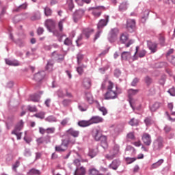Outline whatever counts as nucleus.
<instances>
[{"label":"nucleus","mask_w":175,"mask_h":175,"mask_svg":"<svg viewBox=\"0 0 175 175\" xmlns=\"http://www.w3.org/2000/svg\"><path fill=\"white\" fill-rule=\"evenodd\" d=\"M54 65V62L53 60L48 61L46 66V70H51L53 69V66Z\"/></svg>","instance_id":"nucleus-40"},{"label":"nucleus","mask_w":175,"mask_h":175,"mask_svg":"<svg viewBox=\"0 0 175 175\" xmlns=\"http://www.w3.org/2000/svg\"><path fill=\"white\" fill-rule=\"evenodd\" d=\"M78 107L81 111H86L88 109L87 106H84V104H79L78 105Z\"/></svg>","instance_id":"nucleus-59"},{"label":"nucleus","mask_w":175,"mask_h":175,"mask_svg":"<svg viewBox=\"0 0 175 175\" xmlns=\"http://www.w3.org/2000/svg\"><path fill=\"white\" fill-rule=\"evenodd\" d=\"M88 155L91 159L95 158V156L98 155V149H90Z\"/></svg>","instance_id":"nucleus-27"},{"label":"nucleus","mask_w":175,"mask_h":175,"mask_svg":"<svg viewBox=\"0 0 175 175\" xmlns=\"http://www.w3.org/2000/svg\"><path fill=\"white\" fill-rule=\"evenodd\" d=\"M90 125H91L90 120H80L78 122V126L81 128H85L90 126Z\"/></svg>","instance_id":"nucleus-22"},{"label":"nucleus","mask_w":175,"mask_h":175,"mask_svg":"<svg viewBox=\"0 0 175 175\" xmlns=\"http://www.w3.org/2000/svg\"><path fill=\"white\" fill-rule=\"evenodd\" d=\"M101 88L105 90L107 88V91L105 93L104 98L106 100H109L110 99H116L118 96V93H117L118 87L116 86V89L114 90V83L111 82L110 80H105L101 85Z\"/></svg>","instance_id":"nucleus-1"},{"label":"nucleus","mask_w":175,"mask_h":175,"mask_svg":"<svg viewBox=\"0 0 175 175\" xmlns=\"http://www.w3.org/2000/svg\"><path fill=\"white\" fill-rule=\"evenodd\" d=\"M114 76L116 77H119L121 76V70H120L119 69H116L114 71Z\"/></svg>","instance_id":"nucleus-64"},{"label":"nucleus","mask_w":175,"mask_h":175,"mask_svg":"<svg viewBox=\"0 0 175 175\" xmlns=\"http://www.w3.org/2000/svg\"><path fill=\"white\" fill-rule=\"evenodd\" d=\"M142 140L145 146H151V143H152V139H151V135L147 133H145L142 135Z\"/></svg>","instance_id":"nucleus-9"},{"label":"nucleus","mask_w":175,"mask_h":175,"mask_svg":"<svg viewBox=\"0 0 175 175\" xmlns=\"http://www.w3.org/2000/svg\"><path fill=\"white\" fill-rule=\"evenodd\" d=\"M30 100H31V102H39V100H40V95L39 94L31 95Z\"/></svg>","instance_id":"nucleus-33"},{"label":"nucleus","mask_w":175,"mask_h":175,"mask_svg":"<svg viewBox=\"0 0 175 175\" xmlns=\"http://www.w3.org/2000/svg\"><path fill=\"white\" fill-rule=\"evenodd\" d=\"M117 35H118V29L117 28L112 29L110 31L109 34V37H108L109 41L111 43H113V42H114V40L117 39Z\"/></svg>","instance_id":"nucleus-10"},{"label":"nucleus","mask_w":175,"mask_h":175,"mask_svg":"<svg viewBox=\"0 0 175 175\" xmlns=\"http://www.w3.org/2000/svg\"><path fill=\"white\" fill-rule=\"evenodd\" d=\"M57 95L59 98H65V93H64V90L61 89L57 92Z\"/></svg>","instance_id":"nucleus-52"},{"label":"nucleus","mask_w":175,"mask_h":175,"mask_svg":"<svg viewBox=\"0 0 175 175\" xmlns=\"http://www.w3.org/2000/svg\"><path fill=\"white\" fill-rule=\"evenodd\" d=\"M163 159H159L157 162L153 163L152 165V169H157L158 167H159V166H161V165H162V163H163Z\"/></svg>","instance_id":"nucleus-35"},{"label":"nucleus","mask_w":175,"mask_h":175,"mask_svg":"<svg viewBox=\"0 0 175 175\" xmlns=\"http://www.w3.org/2000/svg\"><path fill=\"white\" fill-rule=\"evenodd\" d=\"M137 94H139V90L137 89H129L128 90L129 102L133 110H135V100H133V96L137 95Z\"/></svg>","instance_id":"nucleus-5"},{"label":"nucleus","mask_w":175,"mask_h":175,"mask_svg":"<svg viewBox=\"0 0 175 175\" xmlns=\"http://www.w3.org/2000/svg\"><path fill=\"white\" fill-rule=\"evenodd\" d=\"M128 9V2L124 1L119 5L120 12H125Z\"/></svg>","instance_id":"nucleus-29"},{"label":"nucleus","mask_w":175,"mask_h":175,"mask_svg":"<svg viewBox=\"0 0 175 175\" xmlns=\"http://www.w3.org/2000/svg\"><path fill=\"white\" fill-rule=\"evenodd\" d=\"M12 135H15L18 140L21 139V133L20 131H12Z\"/></svg>","instance_id":"nucleus-55"},{"label":"nucleus","mask_w":175,"mask_h":175,"mask_svg":"<svg viewBox=\"0 0 175 175\" xmlns=\"http://www.w3.org/2000/svg\"><path fill=\"white\" fill-rule=\"evenodd\" d=\"M55 151H57V152H64V151H66V148L63 146L62 144L59 146H55Z\"/></svg>","instance_id":"nucleus-38"},{"label":"nucleus","mask_w":175,"mask_h":175,"mask_svg":"<svg viewBox=\"0 0 175 175\" xmlns=\"http://www.w3.org/2000/svg\"><path fill=\"white\" fill-rule=\"evenodd\" d=\"M28 5H27V3H23L21 5H19L18 7H17V8H16L14 10V12H21V10H24Z\"/></svg>","instance_id":"nucleus-39"},{"label":"nucleus","mask_w":175,"mask_h":175,"mask_svg":"<svg viewBox=\"0 0 175 175\" xmlns=\"http://www.w3.org/2000/svg\"><path fill=\"white\" fill-rule=\"evenodd\" d=\"M126 152H128V151H130L131 154H133L136 150H135V148L131 146H127L125 150Z\"/></svg>","instance_id":"nucleus-50"},{"label":"nucleus","mask_w":175,"mask_h":175,"mask_svg":"<svg viewBox=\"0 0 175 175\" xmlns=\"http://www.w3.org/2000/svg\"><path fill=\"white\" fill-rule=\"evenodd\" d=\"M83 58H84V55L81 53H79L77 56V64L78 65H80L81 63V61L83 60Z\"/></svg>","instance_id":"nucleus-47"},{"label":"nucleus","mask_w":175,"mask_h":175,"mask_svg":"<svg viewBox=\"0 0 175 175\" xmlns=\"http://www.w3.org/2000/svg\"><path fill=\"white\" fill-rule=\"evenodd\" d=\"M71 103H72V100H70V99H64L62 101V105L65 107L69 106V105H70Z\"/></svg>","instance_id":"nucleus-43"},{"label":"nucleus","mask_w":175,"mask_h":175,"mask_svg":"<svg viewBox=\"0 0 175 175\" xmlns=\"http://www.w3.org/2000/svg\"><path fill=\"white\" fill-rule=\"evenodd\" d=\"M98 173H99V171H98V170L95 168H92L89 170L90 175H98Z\"/></svg>","instance_id":"nucleus-49"},{"label":"nucleus","mask_w":175,"mask_h":175,"mask_svg":"<svg viewBox=\"0 0 175 175\" xmlns=\"http://www.w3.org/2000/svg\"><path fill=\"white\" fill-rule=\"evenodd\" d=\"M67 3L68 5V8L70 10H72L73 8H75V5L73 4V1L72 0H68Z\"/></svg>","instance_id":"nucleus-58"},{"label":"nucleus","mask_w":175,"mask_h":175,"mask_svg":"<svg viewBox=\"0 0 175 175\" xmlns=\"http://www.w3.org/2000/svg\"><path fill=\"white\" fill-rule=\"evenodd\" d=\"M83 68H87V66L82 65L77 68V72H78L79 75H83V72H84L83 70Z\"/></svg>","instance_id":"nucleus-54"},{"label":"nucleus","mask_w":175,"mask_h":175,"mask_svg":"<svg viewBox=\"0 0 175 175\" xmlns=\"http://www.w3.org/2000/svg\"><path fill=\"white\" fill-rule=\"evenodd\" d=\"M45 76L46 72L44 71L38 72V73L34 75L33 80H35V81H37L38 83H40V81H42V80L44 79Z\"/></svg>","instance_id":"nucleus-15"},{"label":"nucleus","mask_w":175,"mask_h":175,"mask_svg":"<svg viewBox=\"0 0 175 175\" xmlns=\"http://www.w3.org/2000/svg\"><path fill=\"white\" fill-rule=\"evenodd\" d=\"M122 61H129L132 58V54L131 52L124 51L121 54Z\"/></svg>","instance_id":"nucleus-17"},{"label":"nucleus","mask_w":175,"mask_h":175,"mask_svg":"<svg viewBox=\"0 0 175 175\" xmlns=\"http://www.w3.org/2000/svg\"><path fill=\"white\" fill-rule=\"evenodd\" d=\"M90 122V125H92V124H99V122H103V119L100 116H92L90 120H89Z\"/></svg>","instance_id":"nucleus-16"},{"label":"nucleus","mask_w":175,"mask_h":175,"mask_svg":"<svg viewBox=\"0 0 175 175\" xmlns=\"http://www.w3.org/2000/svg\"><path fill=\"white\" fill-rule=\"evenodd\" d=\"M118 166H120V161L115 159L109 165L108 167L109 169H113V170H117Z\"/></svg>","instance_id":"nucleus-18"},{"label":"nucleus","mask_w":175,"mask_h":175,"mask_svg":"<svg viewBox=\"0 0 175 175\" xmlns=\"http://www.w3.org/2000/svg\"><path fill=\"white\" fill-rule=\"evenodd\" d=\"M85 100H87L88 103H90V105H92L94 103V97L92 96V94L90 92L85 93Z\"/></svg>","instance_id":"nucleus-24"},{"label":"nucleus","mask_w":175,"mask_h":175,"mask_svg":"<svg viewBox=\"0 0 175 175\" xmlns=\"http://www.w3.org/2000/svg\"><path fill=\"white\" fill-rule=\"evenodd\" d=\"M105 158L106 159H108V161H111L112 159H114V158H116V156L111 154V152H109V154H107L105 155Z\"/></svg>","instance_id":"nucleus-48"},{"label":"nucleus","mask_w":175,"mask_h":175,"mask_svg":"<svg viewBox=\"0 0 175 175\" xmlns=\"http://www.w3.org/2000/svg\"><path fill=\"white\" fill-rule=\"evenodd\" d=\"M64 23H65V18L62 19L58 24L59 31H62L64 29Z\"/></svg>","instance_id":"nucleus-56"},{"label":"nucleus","mask_w":175,"mask_h":175,"mask_svg":"<svg viewBox=\"0 0 175 175\" xmlns=\"http://www.w3.org/2000/svg\"><path fill=\"white\" fill-rule=\"evenodd\" d=\"M149 13L150 12L148 11H144V16H142V18H141L142 23H144L147 20Z\"/></svg>","instance_id":"nucleus-42"},{"label":"nucleus","mask_w":175,"mask_h":175,"mask_svg":"<svg viewBox=\"0 0 175 175\" xmlns=\"http://www.w3.org/2000/svg\"><path fill=\"white\" fill-rule=\"evenodd\" d=\"M5 64L11 66H19L20 65V62H18V60H10L8 59H5Z\"/></svg>","instance_id":"nucleus-20"},{"label":"nucleus","mask_w":175,"mask_h":175,"mask_svg":"<svg viewBox=\"0 0 175 175\" xmlns=\"http://www.w3.org/2000/svg\"><path fill=\"white\" fill-rule=\"evenodd\" d=\"M24 127V122L23 120H20L19 122L15 126V129L12 131L20 132L21 129Z\"/></svg>","instance_id":"nucleus-23"},{"label":"nucleus","mask_w":175,"mask_h":175,"mask_svg":"<svg viewBox=\"0 0 175 175\" xmlns=\"http://www.w3.org/2000/svg\"><path fill=\"white\" fill-rule=\"evenodd\" d=\"M83 86L85 88H91V79L89 78H86L83 80Z\"/></svg>","instance_id":"nucleus-34"},{"label":"nucleus","mask_w":175,"mask_h":175,"mask_svg":"<svg viewBox=\"0 0 175 175\" xmlns=\"http://www.w3.org/2000/svg\"><path fill=\"white\" fill-rule=\"evenodd\" d=\"M147 46L151 53H157L158 50V44L151 41H147Z\"/></svg>","instance_id":"nucleus-14"},{"label":"nucleus","mask_w":175,"mask_h":175,"mask_svg":"<svg viewBox=\"0 0 175 175\" xmlns=\"http://www.w3.org/2000/svg\"><path fill=\"white\" fill-rule=\"evenodd\" d=\"M103 9H105V7L98 6V7L90 8L89 10H93L92 14L93 16H94V17H99V16L102 14V12L100 10H103Z\"/></svg>","instance_id":"nucleus-11"},{"label":"nucleus","mask_w":175,"mask_h":175,"mask_svg":"<svg viewBox=\"0 0 175 175\" xmlns=\"http://www.w3.org/2000/svg\"><path fill=\"white\" fill-rule=\"evenodd\" d=\"M69 143H70L69 140H68V139H62V145H63V147H64V148L66 150H67L68 149V146H69Z\"/></svg>","instance_id":"nucleus-45"},{"label":"nucleus","mask_w":175,"mask_h":175,"mask_svg":"<svg viewBox=\"0 0 175 175\" xmlns=\"http://www.w3.org/2000/svg\"><path fill=\"white\" fill-rule=\"evenodd\" d=\"M98 110L103 113V116H106V114H107V109L105 107H100Z\"/></svg>","instance_id":"nucleus-53"},{"label":"nucleus","mask_w":175,"mask_h":175,"mask_svg":"<svg viewBox=\"0 0 175 175\" xmlns=\"http://www.w3.org/2000/svg\"><path fill=\"white\" fill-rule=\"evenodd\" d=\"M68 122H69V118H66L61 122V125H62V126H65L68 124Z\"/></svg>","instance_id":"nucleus-63"},{"label":"nucleus","mask_w":175,"mask_h":175,"mask_svg":"<svg viewBox=\"0 0 175 175\" xmlns=\"http://www.w3.org/2000/svg\"><path fill=\"white\" fill-rule=\"evenodd\" d=\"M84 10H78L73 14V20L75 23H77L83 16H84Z\"/></svg>","instance_id":"nucleus-12"},{"label":"nucleus","mask_w":175,"mask_h":175,"mask_svg":"<svg viewBox=\"0 0 175 175\" xmlns=\"http://www.w3.org/2000/svg\"><path fill=\"white\" fill-rule=\"evenodd\" d=\"M67 132L68 133H69V135H71V136H72L73 137H79V135H80V131H76L72 128L68 129Z\"/></svg>","instance_id":"nucleus-21"},{"label":"nucleus","mask_w":175,"mask_h":175,"mask_svg":"<svg viewBox=\"0 0 175 175\" xmlns=\"http://www.w3.org/2000/svg\"><path fill=\"white\" fill-rule=\"evenodd\" d=\"M107 23H109V16H105V19H101L99 21L97 25L98 31L95 35L94 40L99 39L100 34L102 33V29L107 25Z\"/></svg>","instance_id":"nucleus-3"},{"label":"nucleus","mask_w":175,"mask_h":175,"mask_svg":"<svg viewBox=\"0 0 175 175\" xmlns=\"http://www.w3.org/2000/svg\"><path fill=\"white\" fill-rule=\"evenodd\" d=\"M136 28V21L135 19H127L126 29L129 32H133Z\"/></svg>","instance_id":"nucleus-8"},{"label":"nucleus","mask_w":175,"mask_h":175,"mask_svg":"<svg viewBox=\"0 0 175 175\" xmlns=\"http://www.w3.org/2000/svg\"><path fill=\"white\" fill-rule=\"evenodd\" d=\"M54 65V62L53 60L48 61L46 66V70H51L53 69V66Z\"/></svg>","instance_id":"nucleus-41"},{"label":"nucleus","mask_w":175,"mask_h":175,"mask_svg":"<svg viewBox=\"0 0 175 175\" xmlns=\"http://www.w3.org/2000/svg\"><path fill=\"white\" fill-rule=\"evenodd\" d=\"M92 137L96 140V142H100L101 147L106 150L109 147V144H107V137L102 135V130L100 129L97 128L94 129L92 131Z\"/></svg>","instance_id":"nucleus-2"},{"label":"nucleus","mask_w":175,"mask_h":175,"mask_svg":"<svg viewBox=\"0 0 175 175\" xmlns=\"http://www.w3.org/2000/svg\"><path fill=\"white\" fill-rule=\"evenodd\" d=\"M44 14H45V16H46V17L51 16V14L53 13V11L49 7H45L44 8Z\"/></svg>","instance_id":"nucleus-37"},{"label":"nucleus","mask_w":175,"mask_h":175,"mask_svg":"<svg viewBox=\"0 0 175 175\" xmlns=\"http://www.w3.org/2000/svg\"><path fill=\"white\" fill-rule=\"evenodd\" d=\"M27 109L29 110V111H31L32 113H35L36 111H38V109H36V106H31V105H28Z\"/></svg>","instance_id":"nucleus-57"},{"label":"nucleus","mask_w":175,"mask_h":175,"mask_svg":"<svg viewBox=\"0 0 175 175\" xmlns=\"http://www.w3.org/2000/svg\"><path fill=\"white\" fill-rule=\"evenodd\" d=\"M144 122H145L146 126H150V125H151V124H152V120L151 119L150 117L146 118L144 120Z\"/></svg>","instance_id":"nucleus-46"},{"label":"nucleus","mask_w":175,"mask_h":175,"mask_svg":"<svg viewBox=\"0 0 175 175\" xmlns=\"http://www.w3.org/2000/svg\"><path fill=\"white\" fill-rule=\"evenodd\" d=\"M29 175H40V171L35 168H31L28 172Z\"/></svg>","instance_id":"nucleus-32"},{"label":"nucleus","mask_w":175,"mask_h":175,"mask_svg":"<svg viewBox=\"0 0 175 175\" xmlns=\"http://www.w3.org/2000/svg\"><path fill=\"white\" fill-rule=\"evenodd\" d=\"M45 121L47 122H57L58 119L54 116H49L45 118Z\"/></svg>","instance_id":"nucleus-31"},{"label":"nucleus","mask_w":175,"mask_h":175,"mask_svg":"<svg viewBox=\"0 0 175 175\" xmlns=\"http://www.w3.org/2000/svg\"><path fill=\"white\" fill-rule=\"evenodd\" d=\"M162 106V103L159 102L154 103L151 107H150V111H157L159 107Z\"/></svg>","instance_id":"nucleus-28"},{"label":"nucleus","mask_w":175,"mask_h":175,"mask_svg":"<svg viewBox=\"0 0 175 175\" xmlns=\"http://www.w3.org/2000/svg\"><path fill=\"white\" fill-rule=\"evenodd\" d=\"M40 18H41L40 12L39 11H37L31 17V21H36V20H40Z\"/></svg>","instance_id":"nucleus-30"},{"label":"nucleus","mask_w":175,"mask_h":175,"mask_svg":"<svg viewBox=\"0 0 175 175\" xmlns=\"http://www.w3.org/2000/svg\"><path fill=\"white\" fill-rule=\"evenodd\" d=\"M51 56L58 59V61H62V59H64V55L59 54L57 51H53Z\"/></svg>","instance_id":"nucleus-26"},{"label":"nucleus","mask_w":175,"mask_h":175,"mask_svg":"<svg viewBox=\"0 0 175 175\" xmlns=\"http://www.w3.org/2000/svg\"><path fill=\"white\" fill-rule=\"evenodd\" d=\"M46 133L48 135H51L55 133V127H49L46 129Z\"/></svg>","instance_id":"nucleus-44"},{"label":"nucleus","mask_w":175,"mask_h":175,"mask_svg":"<svg viewBox=\"0 0 175 175\" xmlns=\"http://www.w3.org/2000/svg\"><path fill=\"white\" fill-rule=\"evenodd\" d=\"M75 175H85V168L84 167H77Z\"/></svg>","instance_id":"nucleus-25"},{"label":"nucleus","mask_w":175,"mask_h":175,"mask_svg":"<svg viewBox=\"0 0 175 175\" xmlns=\"http://www.w3.org/2000/svg\"><path fill=\"white\" fill-rule=\"evenodd\" d=\"M45 27L49 32H53V29L55 28V22L53 19H48L45 22Z\"/></svg>","instance_id":"nucleus-13"},{"label":"nucleus","mask_w":175,"mask_h":175,"mask_svg":"<svg viewBox=\"0 0 175 175\" xmlns=\"http://www.w3.org/2000/svg\"><path fill=\"white\" fill-rule=\"evenodd\" d=\"M93 32L94 30L92 29H84L82 33L78 37L77 40H76L77 44H78L79 42H80V40H82L83 38H86V39H88L91 33H92Z\"/></svg>","instance_id":"nucleus-7"},{"label":"nucleus","mask_w":175,"mask_h":175,"mask_svg":"<svg viewBox=\"0 0 175 175\" xmlns=\"http://www.w3.org/2000/svg\"><path fill=\"white\" fill-rule=\"evenodd\" d=\"M115 157H117L118 154H120V146L116 144L113 147V148L109 151Z\"/></svg>","instance_id":"nucleus-19"},{"label":"nucleus","mask_w":175,"mask_h":175,"mask_svg":"<svg viewBox=\"0 0 175 175\" xmlns=\"http://www.w3.org/2000/svg\"><path fill=\"white\" fill-rule=\"evenodd\" d=\"M139 83V78H135L133 81L131 82V86L132 87H136L137 85V83Z\"/></svg>","instance_id":"nucleus-60"},{"label":"nucleus","mask_w":175,"mask_h":175,"mask_svg":"<svg viewBox=\"0 0 175 175\" xmlns=\"http://www.w3.org/2000/svg\"><path fill=\"white\" fill-rule=\"evenodd\" d=\"M165 142L163 141V137L159 136L155 139L152 142V150L153 151L158 152L161 151L163 147H165L164 144Z\"/></svg>","instance_id":"nucleus-4"},{"label":"nucleus","mask_w":175,"mask_h":175,"mask_svg":"<svg viewBox=\"0 0 175 175\" xmlns=\"http://www.w3.org/2000/svg\"><path fill=\"white\" fill-rule=\"evenodd\" d=\"M129 40V35L126 33H123L120 36V42L125 44L126 47H129L131 45L135 43V40ZM129 40V41H128Z\"/></svg>","instance_id":"nucleus-6"},{"label":"nucleus","mask_w":175,"mask_h":175,"mask_svg":"<svg viewBox=\"0 0 175 175\" xmlns=\"http://www.w3.org/2000/svg\"><path fill=\"white\" fill-rule=\"evenodd\" d=\"M34 117H36V118H40V120H43V118H44V113L40 112V113H36L34 115Z\"/></svg>","instance_id":"nucleus-51"},{"label":"nucleus","mask_w":175,"mask_h":175,"mask_svg":"<svg viewBox=\"0 0 175 175\" xmlns=\"http://www.w3.org/2000/svg\"><path fill=\"white\" fill-rule=\"evenodd\" d=\"M21 20V16H16L15 17H14L13 18V22L15 24H17V23H19V21Z\"/></svg>","instance_id":"nucleus-62"},{"label":"nucleus","mask_w":175,"mask_h":175,"mask_svg":"<svg viewBox=\"0 0 175 175\" xmlns=\"http://www.w3.org/2000/svg\"><path fill=\"white\" fill-rule=\"evenodd\" d=\"M167 92L170 94V95H171V96H175V88H170Z\"/></svg>","instance_id":"nucleus-61"},{"label":"nucleus","mask_w":175,"mask_h":175,"mask_svg":"<svg viewBox=\"0 0 175 175\" xmlns=\"http://www.w3.org/2000/svg\"><path fill=\"white\" fill-rule=\"evenodd\" d=\"M129 125H131V126H137L139 125V120L135 118H132L129 122Z\"/></svg>","instance_id":"nucleus-36"}]
</instances>
